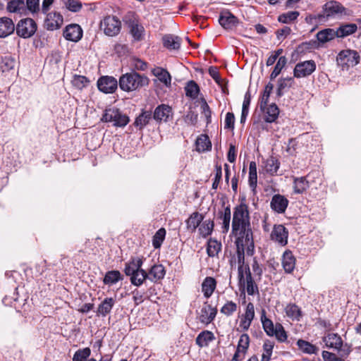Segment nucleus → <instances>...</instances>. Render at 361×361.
Here are the masks:
<instances>
[{"instance_id": "obj_25", "label": "nucleus", "mask_w": 361, "mask_h": 361, "mask_svg": "<svg viewBox=\"0 0 361 361\" xmlns=\"http://www.w3.org/2000/svg\"><path fill=\"white\" fill-rule=\"evenodd\" d=\"M282 266L286 273L290 274L293 271L295 267V258L291 251L284 252L282 257Z\"/></svg>"}, {"instance_id": "obj_36", "label": "nucleus", "mask_w": 361, "mask_h": 361, "mask_svg": "<svg viewBox=\"0 0 361 361\" xmlns=\"http://www.w3.org/2000/svg\"><path fill=\"white\" fill-rule=\"evenodd\" d=\"M261 322L266 334L269 336H273L276 334V325L274 326L273 322L267 317L264 310L261 313Z\"/></svg>"}, {"instance_id": "obj_27", "label": "nucleus", "mask_w": 361, "mask_h": 361, "mask_svg": "<svg viewBox=\"0 0 361 361\" xmlns=\"http://www.w3.org/2000/svg\"><path fill=\"white\" fill-rule=\"evenodd\" d=\"M116 303V300L113 298H106L98 306L97 314L98 316L106 317L109 314Z\"/></svg>"}, {"instance_id": "obj_2", "label": "nucleus", "mask_w": 361, "mask_h": 361, "mask_svg": "<svg viewBox=\"0 0 361 361\" xmlns=\"http://www.w3.org/2000/svg\"><path fill=\"white\" fill-rule=\"evenodd\" d=\"M149 78L135 71L122 75L118 81L120 88L125 92L138 90L149 85Z\"/></svg>"}, {"instance_id": "obj_7", "label": "nucleus", "mask_w": 361, "mask_h": 361, "mask_svg": "<svg viewBox=\"0 0 361 361\" xmlns=\"http://www.w3.org/2000/svg\"><path fill=\"white\" fill-rule=\"evenodd\" d=\"M345 11V8L338 1H330L322 7V15L324 17L325 23Z\"/></svg>"}, {"instance_id": "obj_33", "label": "nucleus", "mask_w": 361, "mask_h": 361, "mask_svg": "<svg viewBox=\"0 0 361 361\" xmlns=\"http://www.w3.org/2000/svg\"><path fill=\"white\" fill-rule=\"evenodd\" d=\"M25 0H9L6 9L10 13L25 14Z\"/></svg>"}, {"instance_id": "obj_38", "label": "nucleus", "mask_w": 361, "mask_h": 361, "mask_svg": "<svg viewBox=\"0 0 361 361\" xmlns=\"http://www.w3.org/2000/svg\"><path fill=\"white\" fill-rule=\"evenodd\" d=\"M221 250V243L216 239L210 238L207 241V253L209 257H218L219 252Z\"/></svg>"}, {"instance_id": "obj_32", "label": "nucleus", "mask_w": 361, "mask_h": 361, "mask_svg": "<svg viewBox=\"0 0 361 361\" xmlns=\"http://www.w3.org/2000/svg\"><path fill=\"white\" fill-rule=\"evenodd\" d=\"M285 312L292 320L300 321L302 317L301 308L295 303H289L285 307Z\"/></svg>"}, {"instance_id": "obj_23", "label": "nucleus", "mask_w": 361, "mask_h": 361, "mask_svg": "<svg viewBox=\"0 0 361 361\" xmlns=\"http://www.w3.org/2000/svg\"><path fill=\"white\" fill-rule=\"evenodd\" d=\"M147 273L148 279L156 283L164 277L166 271L162 264H154Z\"/></svg>"}, {"instance_id": "obj_62", "label": "nucleus", "mask_w": 361, "mask_h": 361, "mask_svg": "<svg viewBox=\"0 0 361 361\" xmlns=\"http://www.w3.org/2000/svg\"><path fill=\"white\" fill-rule=\"evenodd\" d=\"M274 336H275L280 342H285L288 337L283 326L279 323L276 324V334H274Z\"/></svg>"}, {"instance_id": "obj_58", "label": "nucleus", "mask_w": 361, "mask_h": 361, "mask_svg": "<svg viewBox=\"0 0 361 361\" xmlns=\"http://www.w3.org/2000/svg\"><path fill=\"white\" fill-rule=\"evenodd\" d=\"M199 90V87L197 83L191 80L188 82L185 87L186 96L195 99L198 96Z\"/></svg>"}, {"instance_id": "obj_11", "label": "nucleus", "mask_w": 361, "mask_h": 361, "mask_svg": "<svg viewBox=\"0 0 361 361\" xmlns=\"http://www.w3.org/2000/svg\"><path fill=\"white\" fill-rule=\"evenodd\" d=\"M255 318V306L253 303L248 302L245 313L240 317L238 331H246L249 329L252 320Z\"/></svg>"}, {"instance_id": "obj_48", "label": "nucleus", "mask_w": 361, "mask_h": 361, "mask_svg": "<svg viewBox=\"0 0 361 361\" xmlns=\"http://www.w3.org/2000/svg\"><path fill=\"white\" fill-rule=\"evenodd\" d=\"M274 347V342L267 339L263 344L264 353L262 355L261 361H270L272 355L273 349Z\"/></svg>"}, {"instance_id": "obj_43", "label": "nucleus", "mask_w": 361, "mask_h": 361, "mask_svg": "<svg viewBox=\"0 0 361 361\" xmlns=\"http://www.w3.org/2000/svg\"><path fill=\"white\" fill-rule=\"evenodd\" d=\"M16 66V60L10 55L0 58V68L3 72H8L12 70Z\"/></svg>"}, {"instance_id": "obj_54", "label": "nucleus", "mask_w": 361, "mask_h": 361, "mask_svg": "<svg viewBox=\"0 0 361 361\" xmlns=\"http://www.w3.org/2000/svg\"><path fill=\"white\" fill-rule=\"evenodd\" d=\"M274 85L271 82H269L264 88V90L262 93V95L260 98L259 101V108L263 109L264 106H267L270 94L273 90Z\"/></svg>"}, {"instance_id": "obj_34", "label": "nucleus", "mask_w": 361, "mask_h": 361, "mask_svg": "<svg viewBox=\"0 0 361 361\" xmlns=\"http://www.w3.org/2000/svg\"><path fill=\"white\" fill-rule=\"evenodd\" d=\"M357 30V26L355 23H348L341 25L336 30L337 37L343 38L348 35L354 34Z\"/></svg>"}, {"instance_id": "obj_6", "label": "nucleus", "mask_w": 361, "mask_h": 361, "mask_svg": "<svg viewBox=\"0 0 361 361\" xmlns=\"http://www.w3.org/2000/svg\"><path fill=\"white\" fill-rule=\"evenodd\" d=\"M100 27L106 35L116 36L121 31V22L116 16H108L101 21Z\"/></svg>"}, {"instance_id": "obj_29", "label": "nucleus", "mask_w": 361, "mask_h": 361, "mask_svg": "<svg viewBox=\"0 0 361 361\" xmlns=\"http://www.w3.org/2000/svg\"><path fill=\"white\" fill-rule=\"evenodd\" d=\"M164 47L169 50H178L180 47L181 39L173 35H166L162 38Z\"/></svg>"}, {"instance_id": "obj_13", "label": "nucleus", "mask_w": 361, "mask_h": 361, "mask_svg": "<svg viewBox=\"0 0 361 361\" xmlns=\"http://www.w3.org/2000/svg\"><path fill=\"white\" fill-rule=\"evenodd\" d=\"M250 346V337L248 334H243L240 336L238 343L235 353L233 355V361H241L245 358L248 348Z\"/></svg>"}, {"instance_id": "obj_31", "label": "nucleus", "mask_w": 361, "mask_h": 361, "mask_svg": "<svg viewBox=\"0 0 361 361\" xmlns=\"http://www.w3.org/2000/svg\"><path fill=\"white\" fill-rule=\"evenodd\" d=\"M130 32L136 41H140L143 39L145 28L139 24L137 20H133L128 23Z\"/></svg>"}, {"instance_id": "obj_22", "label": "nucleus", "mask_w": 361, "mask_h": 361, "mask_svg": "<svg viewBox=\"0 0 361 361\" xmlns=\"http://www.w3.org/2000/svg\"><path fill=\"white\" fill-rule=\"evenodd\" d=\"M203 219L204 216L202 214L197 212L192 213L188 219L185 221L187 229L191 233L195 232L196 229L203 221Z\"/></svg>"}, {"instance_id": "obj_61", "label": "nucleus", "mask_w": 361, "mask_h": 361, "mask_svg": "<svg viewBox=\"0 0 361 361\" xmlns=\"http://www.w3.org/2000/svg\"><path fill=\"white\" fill-rule=\"evenodd\" d=\"M251 274L250 267L248 264H240L238 266V276L239 282L242 283V281L247 276Z\"/></svg>"}, {"instance_id": "obj_46", "label": "nucleus", "mask_w": 361, "mask_h": 361, "mask_svg": "<svg viewBox=\"0 0 361 361\" xmlns=\"http://www.w3.org/2000/svg\"><path fill=\"white\" fill-rule=\"evenodd\" d=\"M214 226V224L212 220H205L199 226V233L202 237L206 238L212 233Z\"/></svg>"}, {"instance_id": "obj_50", "label": "nucleus", "mask_w": 361, "mask_h": 361, "mask_svg": "<svg viewBox=\"0 0 361 361\" xmlns=\"http://www.w3.org/2000/svg\"><path fill=\"white\" fill-rule=\"evenodd\" d=\"M257 166L255 161H251L249 166V185L252 190L257 187Z\"/></svg>"}, {"instance_id": "obj_47", "label": "nucleus", "mask_w": 361, "mask_h": 361, "mask_svg": "<svg viewBox=\"0 0 361 361\" xmlns=\"http://www.w3.org/2000/svg\"><path fill=\"white\" fill-rule=\"evenodd\" d=\"M297 345L300 350L307 354H315L318 351L317 347L302 339L298 341Z\"/></svg>"}, {"instance_id": "obj_39", "label": "nucleus", "mask_w": 361, "mask_h": 361, "mask_svg": "<svg viewBox=\"0 0 361 361\" xmlns=\"http://www.w3.org/2000/svg\"><path fill=\"white\" fill-rule=\"evenodd\" d=\"M337 37L336 30L331 28L324 29L317 34V39L321 43H326Z\"/></svg>"}, {"instance_id": "obj_24", "label": "nucleus", "mask_w": 361, "mask_h": 361, "mask_svg": "<svg viewBox=\"0 0 361 361\" xmlns=\"http://www.w3.org/2000/svg\"><path fill=\"white\" fill-rule=\"evenodd\" d=\"M216 281L212 276H207L202 283V291L205 298H209L216 288Z\"/></svg>"}, {"instance_id": "obj_63", "label": "nucleus", "mask_w": 361, "mask_h": 361, "mask_svg": "<svg viewBox=\"0 0 361 361\" xmlns=\"http://www.w3.org/2000/svg\"><path fill=\"white\" fill-rule=\"evenodd\" d=\"M66 6L72 12H78L81 9L82 4L79 0H68Z\"/></svg>"}, {"instance_id": "obj_42", "label": "nucleus", "mask_w": 361, "mask_h": 361, "mask_svg": "<svg viewBox=\"0 0 361 361\" xmlns=\"http://www.w3.org/2000/svg\"><path fill=\"white\" fill-rule=\"evenodd\" d=\"M196 149L198 152H205L211 149L212 143L209 137L206 135H201L196 140Z\"/></svg>"}, {"instance_id": "obj_15", "label": "nucleus", "mask_w": 361, "mask_h": 361, "mask_svg": "<svg viewBox=\"0 0 361 361\" xmlns=\"http://www.w3.org/2000/svg\"><path fill=\"white\" fill-rule=\"evenodd\" d=\"M63 22L62 15L56 11L47 14L44 22V26L47 30H54L59 28Z\"/></svg>"}, {"instance_id": "obj_37", "label": "nucleus", "mask_w": 361, "mask_h": 361, "mask_svg": "<svg viewBox=\"0 0 361 361\" xmlns=\"http://www.w3.org/2000/svg\"><path fill=\"white\" fill-rule=\"evenodd\" d=\"M123 279V275L118 270L109 271L106 273L103 282L104 284L108 286H112L119 281Z\"/></svg>"}, {"instance_id": "obj_60", "label": "nucleus", "mask_w": 361, "mask_h": 361, "mask_svg": "<svg viewBox=\"0 0 361 361\" xmlns=\"http://www.w3.org/2000/svg\"><path fill=\"white\" fill-rule=\"evenodd\" d=\"M89 82V80L85 76L78 75H75L72 80L73 85L79 90L85 87Z\"/></svg>"}, {"instance_id": "obj_30", "label": "nucleus", "mask_w": 361, "mask_h": 361, "mask_svg": "<svg viewBox=\"0 0 361 361\" xmlns=\"http://www.w3.org/2000/svg\"><path fill=\"white\" fill-rule=\"evenodd\" d=\"M328 348L340 350L343 345V341L337 334H329L323 338Z\"/></svg>"}, {"instance_id": "obj_21", "label": "nucleus", "mask_w": 361, "mask_h": 361, "mask_svg": "<svg viewBox=\"0 0 361 361\" xmlns=\"http://www.w3.org/2000/svg\"><path fill=\"white\" fill-rule=\"evenodd\" d=\"M260 109L264 113V120L267 123H273L278 118L279 109L276 104H267Z\"/></svg>"}, {"instance_id": "obj_5", "label": "nucleus", "mask_w": 361, "mask_h": 361, "mask_svg": "<svg viewBox=\"0 0 361 361\" xmlns=\"http://www.w3.org/2000/svg\"><path fill=\"white\" fill-rule=\"evenodd\" d=\"M236 252L235 256L238 262V265L244 264L245 252L247 256H252L255 253L254 240L252 239V244L250 245L247 242V239H235Z\"/></svg>"}, {"instance_id": "obj_44", "label": "nucleus", "mask_w": 361, "mask_h": 361, "mask_svg": "<svg viewBox=\"0 0 361 361\" xmlns=\"http://www.w3.org/2000/svg\"><path fill=\"white\" fill-rule=\"evenodd\" d=\"M242 283L243 285L246 286V290L248 295H253L255 293H259L258 287L251 274H249L247 277L243 280Z\"/></svg>"}, {"instance_id": "obj_9", "label": "nucleus", "mask_w": 361, "mask_h": 361, "mask_svg": "<svg viewBox=\"0 0 361 361\" xmlns=\"http://www.w3.org/2000/svg\"><path fill=\"white\" fill-rule=\"evenodd\" d=\"M37 24L32 18L21 20L16 26V33L18 36L27 38L35 34Z\"/></svg>"}, {"instance_id": "obj_28", "label": "nucleus", "mask_w": 361, "mask_h": 361, "mask_svg": "<svg viewBox=\"0 0 361 361\" xmlns=\"http://www.w3.org/2000/svg\"><path fill=\"white\" fill-rule=\"evenodd\" d=\"M153 118L152 111H146L142 109V112L136 117L134 121V126L140 130L143 129Z\"/></svg>"}, {"instance_id": "obj_20", "label": "nucleus", "mask_w": 361, "mask_h": 361, "mask_svg": "<svg viewBox=\"0 0 361 361\" xmlns=\"http://www.w3.org/2000/svg\"><path fill=\"white\" fill-rule=\"evenodd\" d=\"M219 22L225 29H232L238 24L237 18L228 11H222L220 14Z\"/></svg>"}, {"instance_id": "obj_19", "label": "nucleus", "mask_w": 361, "mask_h": 361, "mask_svg": "<svg viewBox=\"0 0 361 361\" xmlns=\"http://www.w3.org/2000/svg\"><path fill=\"white\" fill-rule=\"evenodd\" d=\"M288 200L283 195L277 194L274 195L271 200V208L279 214L285 212L288 205Z\"/></svg>"}, {"instance_id": "obj_10", "label": "nucleus", "mask_w": 361, "mask_h": 361, "mask_svg": "<svg viewBox=\"0 0 361 361\" xmlns=\"http://www.w3.org/2000/svg\"><path fill=\"white\" fill-rule=\"evenodd\" d=\"M173 117V112L172 108L167 104L158 105L154 112L153 118L159 123H167L172 120Z\"/></svg>"}, {"instance_id": "obj_17", "label": "nucleus", "mask_w": 361, "mask_h": 361, "mask_svg": "<svg viewBox=\"0 0 361 361\" xmlns=\"http://www.w3.org/2000/svg\"><path fill=\"white\" fill-rule=\"evenodd\" d=\"M231 212L230 205H228L222 210L218 212L217 218L219 219L221 224V232L227 233L230 229Z\"/></svg>"}, {"instance_id": "obj_35", "label": "nucleus", "mask_w": 361, "mask_h": 361, "mask_svg": "<svg viewBox=\"0 0 361 361\" xmlns=\"http://www.w3.org/2000/svg\"><path fill=\"white\" fill-rule=\"evenodd\" d=\"M215 337L214 334L209 331H202L196 338L195 342L200 347H206L210 342L214 341Z\"/></svg>"}, {"instance_id": "obj_49", "label": "nucleus", "mask_w": 361, "mask_h": 361, "mask_svg": "<svg viewBox=\"0 0 361 361\" xmlns=\"http://www.w3.org/2000/svg\"><path fill=\"white\" fill-rule=\"evenodd\" d=\"M299 16L300 13L298 11H288L287 13L279 15L278 17V20L280 23L288 24L295 21Z\"/></svg>"}, {"instance_id": "obj_41", "label": "nucleus", "mask_w": 361, "mask_h": 361, "mask_svg": "<svg viewBox=\"0 0 361 361\" xmlns=\"http://www.w3.org/2000/svg\"><path fill=\"white\" fill-rule=\"evenodd\" d=\"M152 73L166 86L171 85V78L166 70L157 67L152 71Z\"/></svg>"}, {"instance_id": "obj_45", "label": "nucleus", "mask_w": 361, "mask_h": 361, "mask_svg": "<svg viewBox=\"0 0 361 361\" xmlns=\"http://www.w3.org/2000/svg\"><path fill=\"white\" fill-rule=\"evenodd\" d=\"M148 279L147 273L145 270L137 271L132 277L130 278V283L139 287L143 284V283Z\"/></svg>"}, {"instance_id": "obj_55", "label": "nucleus", "mask_w": 361, "mask_h": 361, "mask_svg": "<svg viewBox=\"0 0 361 361\" xmlns=\"http://www.w3.org/2000/svg\"><path fill=\"white\" fill-rule=\"evenodd\" d=\"M25 14L27 11L32 14L37 13L40 11L39 0H25Z\"/></svg>"}, {"instance_id": "obj_8", "label": "nucleus", "mask_w": 361, "mask_h": 361, "mask_svg": "<svg viewBox=\"0 0 361 361\" xmlns=\"http://www.w3.org/2000/svg\"><path fill=\"white\" fill-rule=\"evenodd\" d=\"M316 63L314 60H307L298 63L293 70L295 78H301L310 75L316 70Z\"/></svg>"}, {"instance_id": "obj_40", "label": "nucleus", "mask_w": 361, "mask_h": 361, "mask_svg": "<svg viewBox=\"0 0 361 361\" xmlns=\"http://www.w3.org/2000/svg\"><path fill=\"white\" fill-rule=\"evenodd\" d=\"M310 187L306 177L295 178L293 181V190L296 194H302Z\"/></svg>"}, {"instance_id": "obj_64", "label": "nucleus", "mask_w": 361, "mask_h": 361, "mask_svg": "<svg viewBox=\"0 0 361 361\" xmlns=\"http://www.w3.org/2000/svg\"><path fill=\"white\" fill-rule=\"evenodd\" d=\"M133 300L135 305L141 304L144 301L145 292L138 289H135L133 292Z\"/></svg>"}, {"instance_id": "obj_12", "label": "nucleus", "mask_w": 361, "mask_h": 361, "mask_svg": "<svg viewBox=\"0 0 361 361\" xmlns=\"http://www.w3.org/2000/svg\"><path fill=\"white\" fill-rule=\"evenodd\" d=\"M98 89L106 94L114 92L118 87L117 80L112 76H102L97 81Z\"/></svg>"}, {"instance_id": "obj_1", "label": "nucleus", "mask_w": 361, "mask_h": 361, "mask_svg": "<svg viewBox=\"0 0 361 361\" xmlns=\"http://www.w3.org/2000/svg\"><path fill=\"white\" fill-rule=\"evenodd\" d=\"M231 233L235 237V239H247L250 245L252 244L253 236L250 212L248 205L244 201L233 208Z\"/></svg>"}, {"instance_id": "obj_53", "label": "nucleus", "mask_w": 361, "mask_h": 361, "mask_svg": "<svg viewBox=\"0 0 361 361\" xmlns=\"http://www.w3.org/2000/svg\"><path fill=\"white\" fill-rule=\"evenodd\" d=\"M287 63V59L286 56H280L278 59V61L274 66V68L273 71L271 72L270 75V79L274 80L281 73V70L284 68Z\"/></svg>"}, {"instance_id": "obj_16", "label": "nucleus", "mask_w": 361, "mask_h": 361, "mask_svg": "<svg viewBox=\"0 0 361 361\" xmlns=\"http://www.w3.org/2000/svg\"><path fill=\"white\" fill-rule=\"evenodd\" d=\"M288 232L284 226L279 224L274 226L271 233L272 240H274L281 245H285L288 242Z\"/></svg>"}, {"instance_id": "obj_59", "label": "nucleus", "mask_w": 361, "mask_h": 361, "mask_svg": "<svg viewBox=\"0 0 361 361\" xmlns=\"http://www.w3.org/2000/svg\"><path fill=\"white\" fill-rule=\"evenodd\" d=\"M91 354L90 348L78 350L73 355V361H85Z\"/></svg>"}, {"instance_id": "obj_51", "label": "nucleus", "mask_w": 361, "mask_h": 361, "mask_svg": "<svg viewBox=\"0 0 361 361\" xmlns=\"http://www.w3.org/2000/svg\"><path fill=\"white\" fill-rule=\"evenodd\" d=\"M305 21L310 25H312L314 27H317L319 25L325 24L324 17L322 15V13L319 14H309L305 17Z\"/></svg>"}, {"instance_id": "obj_26", "label": "nucleus", "mask_w": 361, "mask_h": 361, "mask_svg": "<svg viewBox=\"0 0 361 361\" xmlns=\"http://www.w3.org/2000/svg\"><path fill=\"white\" fill-rule=\"evenodd\" d=\"M15 30V25L11 18L3 17L0 18V37H6Z\"/></svg>"}, {"instance_id": "obj_52", "label": "nucleus", "mask_w": 361, "mask_h": 361, "mask_svg": "<svg viewBox=\"0 0 361 361\" xmlns=\"http://www.w3.org/2000/svg\"><path fill=\"white\" fill-rule=\"evenodd\" d=\"M166 230L164 228H159L152 238V245L154 248H159L165 239Z\"/></svg>"}, {"instance_id": "obj_56", "label": "nucleus", "mask_w": 361, "mask_h": 361, "mask_svg": "<svg viewBox=\"0 0 361 361\" xmlns=\"http://www.w3.org/2000/svg\"><path fill=\"white\" fill-rule=\"evenodd\" d=\"M238 305L233 301H227L221 308L220 312L223 314L230 317L237 311Z\"/></svg>"}, {"instance_id": "obj_57", "label": "nucleus", "mask_w": 361, "mask_h": 361, "mask_svg": "<svg viewBox=\"0 0 361 361\" xmlns=\"http://www.w3.org/2000/svg\"><path fill=\"white\" fill-rule=\"evenodd\" d=\"M264 168L267 173H270L271 175H274L276 173L279 168V162L277 159L271 157L270 159H268L265 162Z\"/></svg>"}, {"instance_id": "obj_14", "label": "nucleus", "mask_w": 361, "mask_h": 361, "mask_svg": "<svg viewBox=\"0 0 361 361\" xmlns=\"http://www.w3.org/2000/svg\"><path fill=\"white\" fill-rule=\"evenodd\" d=\"M217 314L216 307H213L207 302H204L199 312V319L202 323L209 324L211 323Z\"/></svg>"}, {"instance_id": "obj_4", "label": "nucleus", "mask_w": 361, "mask_h": 361, "mask_svg": "<svg viewBox=\"0 0 361 361\" xmlns=\"http://www.w3.org/2000/svg\"><path fill=\"white\" fill-rule=\"evenodd\" d=\"M102 121L103 122H113L114 126L117 127H124L129 123L130 119L128 116L123 114L119 109L111 108L105 110Z\"/></svg>"}, {"instance_id": "obj_3", "label": "nucleus", "mask_w": 361, "mask_h": 361, "mask_svg": "<svg viewBox=\"0 0 361 361\" xmlns=\"http://www.w3.org/2000/svg\"><path fill=\"white\" fill-rule=\"evenodd\" d=\"M337 63L342 70H348L360 63V55L355 50L345 49L341 51L336 57Z\"/></svg>"}, {"instance_id": "obj_18", "label": "nucleus", "mask_w": 361, "mask_h": 361, "mask_svg": "<svg viewBox=\"0 0 361 361\" xmlns=\"http://www.w3.org/2000/svg\"><path fill=\"white\" fill-rule=\"evenodd\" d=\"M63 36L67 40L78 42L82 37V30L80 25L71 24L66 26L63 31Z\"/></svg>"}]
</instances>
